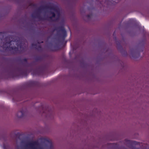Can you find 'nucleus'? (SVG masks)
<instances>
[{
    "instance_id": "obj_1",
    "label": "nucleus",
    "mask_w": 149,
    "mask_h": 149,
    "mask_svg": "<svg viewBox=\"0 0 149 149\" xmlns=\"http://www.w3.org/2000/svg\"><path fill=\"white\" fill-rule=\"evenodd\" d=\"M45 67L42 65L39 66L34 70L31 68L29 70L27 68L24 69L22 67L19 66H17L11 70L10 75L12 78L18 77L26 76L28 72H31V74L33 76L42 75L45 73Z\"/></svg>"
},
{
    "instance_id": "obj_2",
    "label": "nucleus",
    "mask_w": 149,
    "mask_h": 149,
    "mask_svg": "<svg viewBox=\"0 0 149 149\" xmlns=\"http://www.w3.org/2000/svg\"><path fill=\"white\" fill-rule=\"evenodd\" d=\"M3 34V33L0 32V47H2L6 50L8 49L10 51H13L14 54L17 53L19 50L21 51H19L20 52H22L24 48L21 42L19 40L17 42L15 40H10L9 37L7 36L3 42L2 39L4 37Z\"/></svg>"
},
{
    "instance_id": "obj_3",
    "label": "nucleus",
    "mask_w": 149,
    "mask_h": 149,
    "mask_svg": "<svg viewBox=\"0 0 149 149\" xmlns=\"http://www.w3.org/2000/svg\"><path fill=\"white\" fill-rule=\"evenodd\" d=\"M56 31L57 34L60 36L64 41L65 38L67 36V32L64 26H61L57 27L54 29V31Z\"/></svg>"
},
{
    "instance_id": "obj_4",
    "label": "nucleus",
    "mask_w": 149,
    "mask_h": 149,
    "mask_svg": "<svg viewBox=\"0 0 149 149\" xmlns=\"http://www.w3.org/2000/svg\"><path fill=\"white\" fill-rule=\"evenodd\" d=\"M42 59V57L41 56H36L35 58V61L32 62L31 63H29L27 62V59L25 58L22 59H20V61L21 63L26 68L29 67H31L33 65L35 64L36 63V61H41Z\"/></svg>"
},
{
    "instance_id": "obj_5",
    "label": "nucleus",
    "mask_w": 149,
    "mask_h": 149,
    "mask_svg": "<svg viewBox=\"0 0 149 149\" xmlns=\"http://www.w3.org/2000/svg\"><path fill=\"white\" fill-rule=\"evenodd\" d=\"M46 9H49L51 10H53L58 14H59L60 13L59 9L57 6H45L39 8L38 10V11H40L41 10Z\"/></svg>"
},
{
    "instance_id": "obj_6",
    "label": "nucleus",
    "mask_w": 149,
    "mask_h": 149,
    "mask_svg": "<svg viewBox=\"0 0 149 149\" xmlns=\"http://www.w3.org/2000/svg\"><path fill=\"white\" fill-rule=\"evenodd\" d=\"M127 146L132 149H140L136 148L137 145H140L139 142L129 140L127 141Z\"/></svg>"
},
{
    "instance_id": "obj_7",
    "label": "nucleus",
    "mask_w": 149,
    "mask_h": 149,
    "mask_svg": "<svg viewBox=\"0 0 149 149\" xmlns=\"http://www.w3.org/2000/svg\"><path fill=\"white\" fill-rule=\"evenodd\" d=\"M43 141L46 144L48 149H53V145L51 141L46 138H44Z\"/></svg>"
},
{
    "instance_id": "obj_8",
    "label": "nucleus",
    "mask_w": 149,
    "mask_h": 149,
    "mask_svg": "<svg viewBox=\"0 0 149 149\" xmlns=\"http://www.w3.org/2000/svg\"><path fill=\"white\" fill-rule=\"evenodd\" d=\"M27 84L29 86H39L40 83L36 81H30L27 83Z\"/></svg>"
},
{
    "instance_id": "obj_9",
    "label": "nucleus",
    "mask_w": 149,
    "mask_h": 149,
    "mask_svg": "<svg viewBox=\"0 0 149 149\" xmlns=\"http://www.w3.org/2000/svg\"><path fill=\"white\" fill-rule=\"evenodd\" d=\"M25 113V111L23 109H22L18 112L17 114V116L19 118H22L24 116Z\"/></svg>"
},
{
    "instance_id": "obj_10",
    "label": "nucleus",
    "mask_w": 149,
    "mask_h": 149,
    "mask_svg": "<svg viewBox=\"0 0 149 149\" xmlns=\"http://www.w3.org/2000/svg\"><path fill=\"white\" fill-rule=\"evenodd\" d=\"M61 49L60 47L58 44H56L53 47H51L50 49L51 51H56L60 50Z\"/></svg>"
},
{
    "instance_id": "obj_11",
    "label": "nucleus",
    "mask_w": 149,
    "mask_h": 149,
    "mask_svg": "<svg viewBox=\"0 0 149 149\" xmlns=\"http://www.w3.org/2000/svg\"><path fill=\"white\" fill-rule=\"evenodd\" d=\"M31 16L32 17L34 18H38L40 19V20H42L43 19L41 17L39 14L37 13H33L31 14Z\"/></svg>"
},
{
    "instance_id": "obj_12",
    "label": "nucleus",
    "mask_w": 149,
    "mask_h": 149,
    "mask_svg": "<svg viewBox=\"0 0 149 149\" xmlns=\"http://www.w3.org/2000/svg\"><path fill=\"white\" fill-rule=\"evenodd\" d=\"M32 46L35 47L36 49L39 51L41 50L42 49V47L40 45H37L36 44L33 43L32 44Z\"/></svg>"
},
{
    "instance_id": "obj_13",
    "label": "nucleus",
    "mask_w": 149,
    "mask_h": 149,
    "mask_svg": "<svg viewBox=\"0 0 149 149\" xmlns=\"http://www.w3.org/2000/svg\"><path fill=\"white\" fill-rule=\"evenodd\" d=\"M49 13H50V14H52V15L51 16L49 17V18L50 19H52L54 17H55V16H56L55 14L54 13V12H52V11H49Z\"/></svg>"
},
{
    "instance_id": "obj_14",
    "label": "nucleus",
    "mask_w": 149,
    "mask_h": 149,
    "mask_svg": "<svg viewBox=\"0 0 149 149\" xmlns=\"http://www.w3.org/2000/svg\"><path fill=\"white\" fill-rule=\"evenodd\" d=\"M88 18H90L91 17V15H88L86 16Z\"/></svg>"
},
{
    "instance_id": "obj_15",
    "label": "nucleus",
    "mask_w": 149,
    "mask_h": 149,
    "mask_svg": "<svg viewBox=\"0 0 149 149\" xmlns=\"http://www.w3.org/2000/svg\"><path fill=\"white\" fill-rule=\"evenodd\" d=\"M11 96L13 97V99H14V95L13 94H12L11 95Z\"/></svg>"
},
{
    "instance_id": "obj_16",
    "label": "nucleus",
    "mask_w": 149,
    "mask_h": 149,
    "mask_svg": "<svg viewBox=\"0 0 149 149\" xmlns=\"http://www.w3.org/2000/svg\"><path fill=\"white\" fill-rule=\"evenodd\" d=\"M132 54V53L131 54V55L132 56V57H134L133 56Z\"/></svg>"
},
{
    "instance_id": "obj_17",
    "label": "nucleus",
    "mask_w": 149,
    "mask_h": 149,
    "mask_svg": "<svg viewBox=\"0 0 149 149\" xmlns=\"http://www.w3.org/2000/svg\"><path fill=\"white\" fill-rule=\"evenodd\" d=\"M118 46H119L120 47H121V46L120 45H118Z\"/></svg>"
},
{
    "instance_id": "obj_18",
    "label": "nucleus",
    "mask_w": 149,
    "mask_h": 149,
    "mask_svg": "<svg viewBox=\"0 0 149 149\" xmlns=\"http://www.w3.org/2000/svg\"><path fill=\"white\" fill-rule=\"evenodd\" d=\"M31 5H32L33 6H34V5H35V4H31Z\"/></svg>"
},
{
    "instance_id": "obj_19",
    "label": "nucleus",
    "mask_w": 149,
    "mask_h": 149,
    "mask_svg": "<svg viewBox=\"0 0 149 149\" xmlns=\"http://www.w3.org/2000/svg\"><path fill=\"white\" fill-rule=\"evenodd\" d=\"M114 33H115L114 32L113 33V36L114 35Z\"/></svg>"
},
{
    "instance_id": "obj_20",
    "label": "nucleus",
    "mask_w": 149,
    "mask_h": 149,
    "mask_svg": "<svg viewBox=\"0 0 149 149\" xmlns=\"http://www.w3.org/2000/svg\"><path fill=\"white\" fill-rule=\"evenodd\" d=\"M58 19H56L55 20H57Z\"/></svg>"
},
{
    "instance_id": "obj_21",
    "label": "nucleus",
    "mask_w": 149,
    "mask_h": 149,
    "mask_svg": "<svg viewBox=\"0 0 149 149\" xmlns=\"http://www.w3.org/2000/svg\"><path fill=\"white\" fill-rule=\"evenodd\" d=\"M60 42H61V41H60Z\"/></svg>"
},
{
    "instance_id": "obj_22",
    "label": "nucleus",
    "mask_w": 149,
    "mask_h": 149,
    "mask_svg": "<svg viewBox=\"0 0 149 149\" xmlns=\"http://www.w3.org/2000/svg\"><path fill=\"white\" fill-rule=\"evenodd\" d=\"M41 42V43H43V41H42Z\"/></svg>"
}]
</instances>
